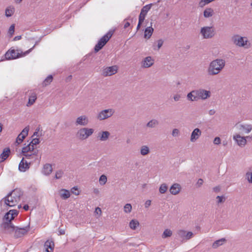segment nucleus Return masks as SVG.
<instances>
[{"label":"nucleus","instance_id":"nucleus-30","mask_svg":"<svg viewBox=\"0 0 252 252\" xmlns=\"http://www.w3.org/2000/svg\"><path fill=\"white\" fill-rule=\"evenodd\" d=\"M159 125V122L156 119L150 120L147 124L146 126L149 128H155Z\"/></svg>","mask_w":252,"mask_h":252},{"label":"nucleus","instance_id":"nucleus-11","mask_svg":"<svg viewBox=\"0 0 252 252\" xmlns=\"http://www.w3.org/2000/svg\"><path fill=\"white\" fill-rule=\"evenodd\" d=\"M235 126L240 132L242 133H249L252 130V126L250 124H237L235 125Z\"/></svg>","mask_w":252,"mask_h":252},{"label":"nucleus","instance_id":"nucleus-19","mask_svg":"<svg viewBox=\"0 0 252 252\" xmlns=\"http://www.w3.org/2000/svg\"><path fill=\"white\" fill-rule=\"evenodd\" d=\"M181 190V185L178 183H175L171 186L169 189V191L171 194L173 195H176L180 192Z\"/></svg>","mask_w":252,"mask_h":252},{"label":"nucleus","instance_id":"nucleus-60","mask_svg":"<svg viewBox=\"0 0 252 252\" xmlns=\"http://www.w3.org/2000/svg\"><path fill=\"white\" fill-rule=\"evenodd\" d=\"M151 204V201L150 200H148L145 202V207L146 208H148Z\"/></svg>","mask_w":252,"mask_h":252},{"label":"nucleus","instance_id":"nucleus-27","mask_svg":"<svg viewBox=\"0 0 252 252\" xmlns=\"http://www.w3.org/2000/svg\"><path fill=\"white\" fill-rule=\"evenodd\" d=\"M52 170L51 164L47 163L43 166V173L46 175H49L52 172Z\"/></svg>","mask_w":252,"mask_h":252},{"label":"nucleus","instance_id":"nucleus-22","mask_svg":"<svg viewBox=\"0 0 252 252\" xmlns=\"http://www.w3.org/2000/svg\"><path fill=\"white\" fill-rule=\"evenodd\" d=\"M10 154V149L9 148H4L2 153L0 155V162H2L6 160L9 156Z\"/></svg>","mask_w":252,"mask_h":252},{"label":"nucleus","instance_id":"nucleus-33","mask_svg":"<svg viewBox=\"0 0 252 252\" xmlns=\"http://www.w3.org/2000/svg\"><path fill=\"white\" fill-rule=\"evenodd\" d=\"M45 249L54 250V242L53 241L47 240L44 244Z\"/></svg>","mask_w":252,"mask_h":252},{"label":"nucleus","instance_id":"nucleus-63","mask_svg":"<svg viewBox=\"0 0 252 252\" xmlns=\"http://www.w3.org/2000/svg\"><path fill=\"white\" fill-rule=\"evenodd\" d=\"M216 111L214 109L210 110L209 111V114L210 115H213L215 114Z\"/></svg>","mask_w":252,"mask_h":252},{"label":"nucleus","instance_id":"nucleus-47","mask_svg":"<svg viewBox=\"0 0 252 252\" xmlns=\"http://www.w3.org/2000/svg\"><path fill=\"white\" fill-rule=\"evenodd\" d=\"M198 90H193L191 92L194 96L193 99L197 100L198 99Z\"/></svg>","mask_w":252,"mask_h":252},{"label":"nucleus","instance_id":"nucleus-23","mask_svg":"<svg viewBox=\"0 0 252 252\" xmlns=\"http://www.w3.org/2000/svg\"><path fill=\"white\" fill-rule=\"evenodd\" d=\"M110 135V133L109 131H103L98 133L97 137L99 138V140L105 141L108 140Z\"/></svg>","mask_w":252,"mask_h":252},{"label":"nucleus","instance_id":"nucleus-46","mask_svg":"<svg viewBox=\"0 0 252 252\" xmlns=\"http://www.w3.org/2000/svg\"><path fill=\"white\" fill-rule=\"evenodd\" d=\"M31 152L30 150V146H28V145L24 147L22 149V154H26L28 152Z\"/></svg>","mask_w":252,"mask_h":252},{"label":"nucleus","instance_id":"nucleus-51","mask_svg":"<svg viewBox=\"0 0 252 252\" xmlns=\"http://www.w3.org/2000/svg\"><path fill=\"white\" fill-rule=\"evenodd\" d=\"M187 97L188 100H189V101H195V99H193L194 96L191 93V92L188 94Z\"/></svg>","mask_w":252,"mask_h":252},{"label":"nucleus","instance_id":"nucleus-2","mask_svg":"<svg viewBox=\"0 0 252 252\" xmlns=\"http://www.w3.org/2000/svg\"><path fill=\"white\" fill-rule=\"evenodd\" d=\"M19 212L16 210H10L4 215L3 220V222L1 227L4 230L10 232L14 230V224L12 223V220L17 216Z\"/></svg>","mask_w":252,"mask_h":252},{"label":"nucleus","instance_id":"nucleus-28","mask_svg":"<svg viewBox=\"0 0 252 252\" xmlns=\"http://www.w3.org/2000/svg\"><path fill=\"white\" fill-rule=\"evenodd\" d=\"M59 192L61 197L63 199H66L70 197V192L67 189H62Z\"/></svg>","mask_w":252,"mask_h":252},{"label":"nucleus","instance_id":"nucleus-55","mask_svg":"<svg viewBox=\"0 0 252 252\" xmlns=\"http://www.w3.org/2000/svg\"><path fill=\"white\" fill-rule=\"evenodd\" d=\"M203 180L201 178L199 179L196 183V187L197 188H200L203 185Z\"/></svg>","mask_w":252,"mask_h":252},{"label":"nucleus","instance_id":"nucleus-53","mask_svg":"<svg viewBox=\"0 0 252 252\" xmlns=\"http://www.w3.org/2000/svg\"><path fill=\"white\" fill-rule=\"evenodd\" d=\"M246 176L248 177V180L249 183H252V173H247Z\"/></svg>","mask_w":252,"mask_h":252},{"label":"nucleus","instance_id":"nucleus-36","mask_svg":"<svg viewBox=\"0 0 252 252\" xmlns=\"http://www.w3.org/2000/svg\"><path fill=\"white\" fill-rule=\"evenodd\" d=\"M29 131V126L25 127L21 132L19 134L21 137H23V139H25V137L28 135V132Z\"/></svg>","mask_w":252,"mask_h":252},{"label":"nucleus","instance_id":"nucleus-6","mask_svg":"<svg viewBox=\"0 0 252 252\" xmlns=\"http://www.w3.org/2000/svg\"><path fill=\"white\" fill-rule=\"evenodd\" d=\"M200 33L203 38H211L215 35V29L213 27H204L201 29Z\"/></svg>","mask_w":252,"mask_h":252},{"label":"nucleus","instance_id":"nucleus-21","mask_svg":"<svg viewBox=\"0 0 252 252\" xmlns=\"http://www.w3.org/2000/svg\"><path fill=\"white\" fill-rule=\"evenodd\" d=\"M198 92V99H206L211 95V93L209 91L199 89Z\"/></svg>","mask_w":252,"mask_h":252},{"label":"nucleus","instance_id":"nucleus-44","mask_svg":"<svg viewBox=\"0 0 252 252\" xmlns=\"http://www.w3.org/2000/svg\"><path fill=\"white\" fill-rule=\"evenodd\" d=\"M63 174V171L62 170H59L56 172L55 178L56 179H59L61 178Z\"/></svg>","mask_w":252,"mask_h":252},{"label":"nucleus","instance_id":"nucleus-43","mask_svg":"<svg viewBox=\"0 0 252 252\" xmlns=\"http://www.w3.org/2000/svg\"><path fill=\"white\" fill-rule=\"evenodd\" d=\"M132 206L130 204L127 203L124 206V211L125 213H128L131 211Z\"/></svg>","mask_w":252,"mask_h":252},{"label":"nucleus","instance_id":"nucleus-42","mask_svg":"<svg viewBox=\"0 0 252 252\" xmlns=\"http://www.w3.org/2000/svg\"><path fill=\"white\" fill-rule=\"evenodd\" d=\"M107 180V177L105 175H102L99 179V183L101 185H104L106 184Z\"/></svg>","mask_w":252,"mask_h":252},{"label":"nucleus","instance_id":"nucleus-1","mask_svg":"<svg viewBox=\"0 0 252 252\" xmlns=\"http://www.w3.org/2000/svg\"><path fill=\"white\" fill-rule=\"evenodd\" d=\"M225 61L222 59H217L210 62L207 69L208 74L214 76L219 74L224 68Z\"/></svg>","mask_w":252,"mask_h":252},{"label":"nucleus","instance_id":"nucleus-61","mask_svg":"<svg viewBox=\"0 0 252 252\" xmlns=\"http://www.w3.org/2000/svg\"><path fill=\"white\" fill-rule=\"evenodd\" d=\"M23 156H24L27 159H30L31 158V157L32 156V154H29L28 153H25V154H22Z\"/></svg>","mask_w":252,"mask_h":252},{"label":"nucleus","instance_id":"nucleus-13","mask_svg":"<svg viewBox=\"0 0 252 252\" xmlns=\"http://www.w3.org/2000/svg\"><path fill=\"white\" fill-rule=\"evenodd\" d=\"M31 164V162L28 161L23 158L19 164V170L21 172H25L30 168Z\"/></svg>","mask_w":252,"mask_h":252},{"label":"nucleus","instance_id":"nucleus-45","mask_svg":"<svg viewBox=\"0 0 252 252\" xmlns=\"http://www.w3.org/2000/svg\"><path fill=\"white\" fill-rule=\"evenodd\" d=\"M11 56L10 49L8 50L4 55L5 58L7 60L14 59V57H12Z\"/></svg>","mask_w":252,"mask_h":252},{"label":"nucleus","instance_id":"nucleus-57","mask_svg":"<svg viewBox=\"0 0 252 252\" xmlns=\"http://www.w3.org/2000/svg\"><path fill=\"white\" fill-rule=\"evenodd\" d=\"M143 22H144V20H143L142 19H139V21H138V25H137V28H136L137 31L139 30V29L140 28L141 26L142 25V24L143 23Z\"/></svg>","mask_w":252,"mask_h":252},{"label":"nucleus","instance_id":"nucleus-25","mask_svg":"<svg viewBox=\"0 0 252 252\" xmlns=\"http://www.w3.org/2000/svg\"><path fill=\"white\" fill-rule=\"evenodd\" d=\"M186 232V231L182 229L178 230L177 231V238L181 239L182 242H185Z\"/></svg>","mask_w":252,"mask_h":252},{"label":"nucleus","instance_id":"nucleus-37","mask_svg":"<svg viewBox=\"0 0 252 252\" xmlns=\"http://www.w3.org/2000/svg\"><path fill=\"white\" fill-rule=\"evenodd\" d=\"M168 189V186L165 183L162 184L159 188V191L160 193L163 194L165 193Z\"/></svg>","mask_w":252,"mask_h":252},{"label":"nucleus","instance_id":"nucleus-29","mask_svg":"<svg viewBox=\"0 0 252 252\" xmlns=\"http://www.w3.org/2000/svg\"><path fill=\"white\" fill-rule=\"evenodd\" d=\"M226 241V240L225 238H221L220 239L218 240L213 243L212 248L213 249H217L219 246L222 245L224 242Z\"/></svg>","mask_w":252,"mask_h":252},{"label":"nucleus","instance_id":"nucleus-5","mask_svg":"<svg viewBox=\"0 0 252 252\" xmlns=\"http://www.w3.org/2000/svg\"><path fill=\"white\" fill-rule=\"evenodd\" d=\"M94 130L93 128L84 127L80 129L76 133V136L79 139L85 140L87 139L94 133Z\"/></svg>","mask_w":252,"mask_h":252},{"label":"nucleus","instance_id":"nucleus-16","mask_svg":"<svg viewBox=\"0 0 252 252\" xmlns=\"http://www.w3.org/2000/svg\"><path fill=\"white\" fill-rule=\"evenodd\" d=\"M153 4L151 3L149 4H147L142 7L141 10V12L139 16V19H142L144 21L145 17L148 13V12L151 8Z\"/></svg>","mask_w":252,"mask_h":252},{"label":"nucleus","instance_id":"nucleus-24","mask_svg":"<svg viewBox=\"0 0 252 252\" xmlns=\"http://www.w3.org/2000/svg\"><path fill=\"white\" fill-rule=\"evenodd\" d=\"M154 32V29L152 27V23L151 26L146 28L144 31V38L146 39H149Z\"/></svg>","mask_w":252,"mask_h":252},{"label":"nucleus","instance_id":"nucleus-39","mask_svg":"<svg viewBox=\"0 0 252 252\" xmlns=\"http://www.w3.org/2000/svg\"><path fill=\"white\" fill-rule=\"evenodd\" d=\"M157 46L156 47L155 45L156 43L153 45V49L155 50H158L162 46L163 43V41L162 39H159L157 41Z\"/></svg>","mask_w":252,"mask_h":252},{"label":"nucleus","instance_id":"nucleus-20","mask_svg":"<svg viewBox=\"0 0 252 252\" xmlns=\"http://www.w3.org/2000/svg\"><path fill=\"white\" fill-rule=\"evenodd\" d=\"M233 139H235L238 145L240 146H244L247 143V140L245 137L241 136L240 134H237L233 136Z\"/></svg>","mask_w":252,"mask_h":252},{"label":"nucleus","instance_id":"nucleus-32","mask_svg":"<svg viewBox=\"0 0 252 252\" xmlns=\"http://www.w3.org/2000/svg\"><path fill=\"white\" fill-rule=\"evenodd\" d=\"M214 14V10L211 8H206L203 12L204 16L205 18H209L213 16Z\"/></svg>","mask_w":252,"mask_h":252},{"label":"nucleus","instance_id":"nucleus-40","mask_svg":"<svg viewBox=\"0 0 252 252\" xmlns=\"http://www.w3.org/2000/svg\"><path fill=\"white\" fill-rule=\"evenodd\" d=\"M14 31H15V25L12 24L9 27V30L8 31V35L9 38H11L13 36V35L14 33Z\"/></svg>","mask_w":252,"mask_h":252},{"label":"nucleus","instance_id":"nucleus-58","mask_svg":"<svg viewBox=\"0 0 252 252\" xmlns=\"http://www.w3.org/2000/svg\"><path fill=\"white\" fill-rule=\"evenodd\" d=\"M173 98L175 101H178L181 98V95L180 94H176L174 96Z\"/></svg>","mask_w":252,"mask_h":252},{"label":"nucleus","instance_id":"nucleus-26","mask_svg":"<svg viewBox=\"0 0 252 252\" xmlns=\"http://www.w3.org/2000/svg\"><path fill=\"white\" fill-rule=\"evenodd\" d=\"M37 99L36 94L35 93H31L29 96V100L27 103V106L29 107L33 105Z\"/></svg>","mask_w":252,"mask_h":252},{"label":"nucleus","instance_id":"nucleus-41","mask_svg":"<svg viewBox=\"0 0 252 252\" xmlns=\"http://www.w3.org/2000/svg\"><path fill=\"white\" fill-rule=\"evenodd\" d=\"M53 80V76L51 75H49L44 81L43 85L46 86L50 84Z\"/></svg>","mask_w":252,"mask_h":252},{"label":"nucleus","instance_id":"nucleus-52","mask_svg":"<svg viewBox=\"0 0 252 252\" xmlns=\"http://www.w3.org/2000/svg\"><path fill=\"white\" fill-rule=\"evenodd\" d=\"M179 134V130L177 128H174L172 130V135L173 137L178 136Z\"/></svg>","mask_w":252,"mask_h":252},{"label":"nucleus","instance_id":"nucleus-56","mask_svg":"<svg viewBox=\"0 0 252 252\" xmlns=\"http://www.w3.org/2000/svg\"><path fill=\"white\" fill-rule=\"evenodd\" d=\"M214 143L216 145H218L220 143V139L219 137H216L215 138L214 140Z\"/></svg>","mask_w":252,"mask_h":252},{"label":"nucleus","instance_id":"nucleus-62","mask_svg":"<svg viewBox=\"0 0 252 252\" xmlns=\"http://www.w3.org/2000/svg\"><path fill=\"white\" fill-rule=\"evenodd\" d=\"M28 146H30V150H31V152H33V150H34V145L32 144L31 143H29L28 144Z\"/></svg>","mask_w":252,"mask_h":252},{"label":"nucleus","instance_id":"nucleus-18","mask_svg":"<svg viewBox=\"0 0 252 252\" xmlns=\"http://www.w3.org/2000/svg\"><path fill=\"white\" fill-rule=\"evenodd\" d=\"M201 131L198 128H195L191 134L190 140L191 142L196 141L201 136Z\"/></svg>","mask_w":252,"mask_h":252},{"label":"nucleus","instance_id":"nucleus-64","mask_svg":"<svg viewBox=\"0 0 252 252\" xmlns=\"http://www.w3.org/2000/svg\"><path fill=\"white\" fill-rule=\"evenodd\" d=\"M95 212L97 213V214H98L99 213L100 214H101V210L100 208L99 207H97L96 209H95Z\"/></svg>","mask_w":252,"mask_h":252},{"label":"nucleus","instance_id":"nucleus-12","mask_svg":"<svg viewBox=\"0 0 252 252\" xmlns=\"http://www.w3.org/2000/svg\"><path fill=\"white\" fill-rule=\"evenodd\" d=\"M37 44V42H36L35 45L31 49L25 52L24 53L22 52L21 53H16L14 49H10L11 55L12 57H14V59L19 58L22 56H25L29 53H30L32 50L34 48L35 46Z\"/></svg>","mask_w":252,"mask_h":252},{"label":"nucleus","instance_id":"nucleus-38","mask_svg":"<svg viewBox=\"0 0 252 252\" xmlns=\"http://www.w3.org/2000/svg\"><path fill=\"white\" fill-rule=\"evenodd\" d=\"M172 234V231L169 229H166L162 235V238H166L167 237H170Z\"/></svg>","mask_w":252,"mask_h":252},{"label":"nucleus","instance_id":"nucleus-17","mask_svg":"<svg viewBox=\"0 0 252 252\" xmlns=\"http://www.w3.org/2000/svg\"><path fill=\"white\" fill-rule=\"evenodd\" d=\"M142 67L143 68H148L152 66L154 64V60L152 57L148 56L144 59L141 62Z\"/></svg>","mask_w":252,"mask_h":252},{"label":"nucleus","instance_id":"nucleus-14","mask_svg":"<svg viewBox=\"0 0 252 252\" xmlns=\"http://www.w3.org/2000/svg\"><path fill=\"white\" fill-rule=\"evenodd\" d=\"M15 199L11 197L10 195L8 194L5 197L3 198L0 201L1 203L2 201H4V204L9 207H13L17 204L18 203L13 202Z\"/></svg>","mask_w":252,"mask_h":252},{"label":"nucleus","instance_id":"nucleus-3","mask_svg":"<svg viewBox=\"0 0 252 252\" xmlns=\"http://www.w3.org/2000/svg\"><path fill=\"white\" fill-rule=\"evenodd\" d=\"M114 31V30H110L98 40L97 43L95 45L94 48L95 53L98 52L106 45L107 42L112 36Z\"/></svg>","mask_w":252,"mask_h":252},{"label":"nucleus","instance_id":"nucleus-49","mask_svg":"<svg viewBox=\"0 0 252 252\" xmlns=\"http://www.w3.org/2000/svg\"><path fill=\"white\" fill-rule=\"evenodd\" d=\"M217 199H218V204L223 203L225 201V198L223 196H217Z\"/></svg>","mask_w":252,"mask_h":252},{"label":"nucleus","instance_id":"nucleus-50","mask_svg":"<svg viewBox=\"0 0 252 252\" xmlns=\"http://www.w3.org/2000/svg\"><path fill=\"white\" fill-rule=\"evenodd\" d=\"M30 143L35 146L38 144L40 143V140L39 138H33L32 140Z\"/></svg>","mask_w":252,"mask_h":252},{"label":"nucleus","instance_id":"nucleus-8","mask_svg":"<svg viewBox=\"0 0 252 252\" xmlns=\"http://www.w3.org/2000/svg\"><path fill=\"white\" fill-rule=\"evenodd\" d=\"M114 113V110L112 109H108L100 111L97 115L98 120L101 121L111 117Z\"/></svg>","mask_w":252,"mask_h":252},{"label":"nucleus","instance_id":"nucleus-31","mask_svg":"<svg viewBox=\"0 0 252 252\" xmlns=\"http://www.w3.org/2000/svg\"><path fill=\"white\" fill-rule=\"evenodd\" d=\"M150 152V149L148 146L143 145L141 146L140 149V154L142 156H146Z\"/></svg>","mask_w":252,"mask_h":252},{"label":"nucleus","instance_id":"nucleus-48","mask_svg":"<svg viewBox=\"0 0 252 252\" xmlns=\"http://www.w3.org/2000/svg\"><path fill=\"white\" fill-rule=\"evenodd\" d=\"M193 236V233L192 232L189 231L186 232L185 241L189 240Z\"/></svg>","mask_w":252,"mask_h":252},{"label":"nucleus","instance_id":"nucleus-7","mask_svg":"<svg viewBox=\"0 0 252 252\" xmlns=\"http://www.w3.org/2000/svg\"><path fill=\"white\" fill-rule=\"evenodd\" d=\"M231 40L235 45L239 47H244L248 42L247 37L241 36L238 34L232 36Z\"/></svg>","mask_w":252,"mask_h":252},{"label":"nucleus","instance_id":"nucleus-15","mask_svg":"<svg viewBox=\"0 0 252 252\" xmlns=\"http://www.w3.org/2000/svg\"><path fill=\"white\" fill-rule=\"evenodd\" d=\"M89 123V119L86 115H82L78 117L76 120L75 124L76 126L80 125L85 126Z\"/></svg>","mask_w":252,"mask_h":252},{"label":"nucleus","instance_id":"nucleus-4","mask_svg":"<svg viewBox=\"0 0 252 252\" xmlns=\"http://www.w3.org/2000/svg\"><path fill=\"white\" fill-rule=\"evenodd\" d=\"M30 230L29 224L27 226L23 227H19L18 226H15L14 225V230L8 232L6 230H4L5 233H11L14 232V237L16 238H20L27 234Z\"/></svg>","mask_w":252,"mask_h":252},{"label":"nucleus","instance_id":"nucleus-10","mask_svg":"<svg viewBox=\"0 0 252 252\" xmlns=\"http://www.w3.org/2000/svg\"><path fill=\"white\" fill-rule=\"evenodd\" d=\"M118 68V67L117 65L107 67L103 70L102 75L105 77L111 76L117 72Z\"/></svg>","mask_w":252,"mask_h":252},{"label":"nucleus","instance_id":"nucleus-34","mask_svg":"<svg viewBox=\"0 0 252 252\" xmlns=\"http://www.w3.org/2000/svg\"><path fill=\"white\" fill-rule=\"evenodd\" d=\"M139 225L138 221L135 220H132L129 222V227L133 230H135Z\"/></svg>","mask_w":252,"mask_h":252},{"label":"nucleus","instance_id":"nucleus-54","mask_svg":"<svg viewBox=\"0 0 252 252\" xmlns=\"http://www.w3.org/2000/svg\"><path fill=\"white\" fill-rule=\"evenodd\" d=\"M24 139H23V137H21V136L18 135L16 140V143H17V145H19L22 142Z\"/></svg>","mask_w":252,"mask_h":252},{"label":"nucleus","instance_id":"nucleus-35","mask_svg":"<svg viewBox=\"0 0 252 252\" xmlns=\"http://www.w3.org/2000/svg\"><path fill=\"white\" fill-rule=\"evenodd\" d=\"M14 12V8L13 7H9L5 9V16L7 17L11 16Z\"/></svg>","mask_w":252,"mask_h":252},{"label":"nucleus","instance_id":"nucleus-59","mask_svg":"<svg viewBox=\"0 0 252 252\" xmlns=\"http://www.w3.org/2000/svg\"><path fill=\"white\" fill-rule=\"evenodd\" d=\"M213 191L215 192H219L220 190V186H216L213 189Z\"/></svg>","mask_w":252,"mask_h":252},{"label":"nucleus","instance_id":"nucleus-9","mask_svg":"<svg viewBox=\"0 0 252 252\" xmlns=\"http://www.w3.org/2000/svg\"><path fill=\"white\" fill-rule=\"evenodd\" d=\"M8 194L9 195L11 196V197L15 199L13 201V202L15 203H18L20 200L21 197L23 195V192L19 189H13Z\"/></svg>","mask_w":252,"mask_h":252}]
</instances>
